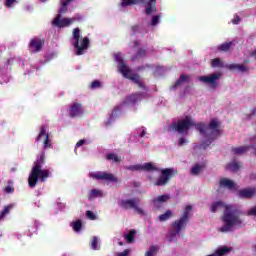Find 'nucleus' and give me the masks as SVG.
Segmentation results:
<instances>
[{
    "instance_id": "63",
    "label": "nucleus",
    "mask_w": 256,
    "mask_h": 256,
    "mask_svg": "<svg viewBox=\"0 0 256 256\" xmlns=\"http://www.w3.org/2000/svg\"><path fill=\"white\" fill-rule=\"evenodd\" d=\"M119 245H123V243H122V242H120V243H119Z\"/></svg>"
},
{
    "instance_id": "15",
    "label": "nucleus",
    "mask_w": 256,
    "mask_h": 256,
    "mask_svg": "<svg viewBox=\"0 0 256 256\" xmlns=\"http://www.w3.org/2000/svg\"><path fill=\"white\" fill-rule=\"evenodd\" d=\"M70 117L74 119V117H79L80 115H83V105L81 103L74 102L70 106Z\"/></svg>"
},
{
    "instance_id": "13",
    "label": "nucleus",
    "mask_w": 256,
    "mask_h": 256,
    "mask_svg": "<svg viewBox=\"0 0 256 256\" xmlns=\"http://www.w3.org/2000/svg\"><path fill=\"white\" fill-rule=\"evenodd\" d=\"M41 139H44V149H51L53 147L51 140H49V134H47V128L45 126L40 127V132L36 137V141H41Z\"/></svg>"
},
{
    "instance_id": "20",
    "label": "nucleus",
    "mask_w": 256,
    "mask_h": 256,
    "mask_svg": "<svg viewBox=\"0 0 256 256\" xmlns=\"http://www.w3.org/2000/svg\"><path fill=\"white\" fill-rule=\"evenodd\" d=\"M115 59L118 63V69L120 73H128L129 67H127L125 60L122 59L121 54H116Z\"/></svg>"
},
{
    "instance_id": "8",
    "label": "nucleus",
    "mask_w": 256,
    "mask_h": 256,
    "mask_svg": "<svg viewBox=\"0 0 256 256\" xmlns=\"http://www.w3.org/2000/svg\"><path fill=\"white\" fill-rule=\"evenodd\" d=\"M77 21H81V17L63 18L61 14H58L53 20L52 25L61 29L63 27H69V25H73V23H77Z\"/></svg>"
},
{
    "instance_id": "42",
    "label": "nucleus",
    "mask_w": 256,
    "mask_h": 256,
    "mask_svg": "<svg viewBox=\"0 0 256 256\" xmlns=\"http://www.w3.org/2000/svg\"><path fill=\"white\" fill-rule=\"evenodd\" d=\"M223 205V201L214 202L211 206V212L217 213V209H219V207H223Z\"/></svg>"
},
{
    "instance_id": "46",
    "label": "nucleus",
    "mask_w": 256,
    "mask_h": 256,
    "mask_svg": "<svg viewBox=\"0 0 256 256\" xmlns=\"http://www.w3.org/2000/svg\"><path fill=\"white\" fill-rule=\"evenodd\" d=\"M159 19H161L160 15H154L151 19V25L152 27H155L159 23Z\"/></svg>"
},
{
    "instance_id": "53",
    "label": "nucleus",
    "mask_w": 256,
    "mask_h": 256,
    "mask_svg": "<svg viewBox=\"0 0 256 256\" xmlns=\"http://www.w3.org/2000/svg\"><path fill=\"white\" fill-rule=\"evenodd\" d=\"M232 23H233L234 25H239V23H241V18H240L239 16H236V17L233 19Z\"/></svg>"
},
{
    "instance_id": "36",
    "label": "nucleus",
    "mask_w": 256,
    "mask_h": 256,
    "mask_svg": "<svg viewBox=\"0 0 256 256\" xmlns=\"http://www.w3.org/2000/svg\"><path fill=\"white\" fill-rule=\"evenodd\" d=\"M211 67L221 69L223 68V61H221V58H214L211 61Z\"/></svg>"
},
{
    "instance_id": "33",
    "label": "nucleus",
    "mask_w": 256,
    "mask_h": 256,
    "mask_svg": "<svg viewBox=\"0 0 256 256\" xmlns=\"http://www.w3.org/2000/svg\"><path fill=\"white\" fill-rule=\"evenodd\" d=\"M139 57H147V50L145 48H139L137 54L134 55L131 59L132 61H137Z\"/></svg>"
},
{
    "instance_id": "26",
    "label": "nucleus",
    "mask_w": 256,
    "mask_h": 256,
    "mask_svg": "<svg viewBox=\"0 0 256 256\" xmlns=\"http://www.w3.org/2000/svg\"><path fill=\"white\" fill-rule=\"evenodd\" d=\"M251 149V146H239V147H233L231 149V153L233 155H244V153H247Z\"/></svg>"
},
{
    "instance_id": "30",
    "label": "nucleus",
    "mask_w": 256,
    "mask_h": 256,
    "mask_svg": "<svg viewBox=\"0 0 256 256\" xmlns=\"http://www.w3.org/2000/svg\"><path fill=\"white\" fill-rule=\"evenodd\" d=\"M186 81H189V76L181 74L179 79L175 82L173 86L174 89H177V87H181V85H183V83H186Z\"/></svg>"
},
{
    "instance_id": "44",
    "label": "nucleus",
    "mask_w": 256,
    "mask_h": 256,
    "mask_svg": "<svg viewBox=\"0 0 256 256\" xmlns=\"http://www.w3.org/2000/svg\"><path fill=\"white\" fill-rule=\"evenodd\" d=\"M97 245H99V239L97 236H94L91 241V249H93V251H97Z\"/></svg>"
},
{
    "instance_id": "3",
    "label": "nucleus",
    "mask_w": 256,
    "mask_h": 256,
    "mask_svg": "<svg viewBox=\"0 0 256 256\" xmlns=\"http://www.w3.org/2000/svg\"><path fill=\"white\" fill-rule=\"evenodd\" d=\"M205 134H201L204 139H207L205 141H202L200 143L199 149H207L217 139V137H221V134L223 133V130H221V121L219 119L214 118L212 119L209 124H205L204 128Z\"/></svg>"
},
{
    "instance_id": "47",
    "label": "nucleus",
    "mask_w": 256,
    "mask_h": 256,
    "mask_svg": "<svg viewBox=\"0 0 256 256\" xmlns=\"http://www.w3.org/2000/svg\"><path fill=\"white\" fill-rule=\"evenodd\" d=\"M91 89H99V87H101V82L99 80H94L91 83Z\"/></svg>"
},
{
    "instance_id": "45",
    "label": "nucleus",
    "mask_w": 256,
    "mask_h": 256,
    "mask_svg": "<svg viewBox=\"0 0 256 256\" xmlns=\"http://www.w3.org/2000/svg\"><path fill=\"white\" fill-rule=\"evenodd\" d=\"M86 217L87 219H90V221H95L97 219V215L91 210L86 211Z\"/></svg>"
},
{
    "instance_id": "12",
    "label": "nucleus",
    "mask_w": 256,
    "mask_h": 256,
    "mask_svg": "<svg viewBox=\"0 0 256 256\" xmlns=\"http://www.w3.org/2000/svg\"><path fill=\"white\" fill-rule=\"evenodd\" d=\"M122 75L123 77H125V79H129L130 81L135 83V85H138L140 89H146L145 83H143V81L141 80V76H139V74H131L130 68H128L127 72H122Z\"/></svg>"
},
{
    "instance_id": "16",
    "label": "nucleus",
    "mask_w": 256,
    "mask_h": 256,
    "mask_svg": "<svg viewBox=\"0 0 256 256\" xmlns=\"http://www.w3.org/2000/svg\"><path fill=\"white\" fill-rule=\"evenodd\" d=\"M256 195V188H245L238 191L240 199H251Z\"/></svg>"
},
{
    "instance_id": "35",
    "label": "nucleus",
    "mask_w": 256,
    "mask_h": 256,
    "mask_svg": "<svg viewBox=\"0 0 256 256\" xmlns=\"http://www.w3.org/2000/svg\"><path fill=\"white\" fill-rule=\"evenodd\" d=\"M141 167H142V171H158L157 167H155L151 162H147L141 165Z\"/></svg>"
},
{
    "instance_id": "24",
    "label": "nucleus",
    "mask_w": 256,
    "mask_h": 256,
    "mask_svg": "<svg viewBox=\"0 0 256 256\" xmlns=\"http://www.w3.org/2000/svg\"><path fill=\"white\" fill-rule=\"evenodd\" d=\"M241 167H243L241 162H237L236 160H233L232 162L227 164L226 169H228L229 171H232V173H237V171H239Z\"/></svg>"
},
{
    "instance_id": "23",
    "label": "nucleus",
    "mask_w": 256,
    "mask_h": 256,
    "mask_svg": "<svg viewBox=\"0 0 256 256\" xmlns=\"http://www.w3.org/2000/svg\"><path fill=\"white\" fill-rule=\"evenodd\" d=\"M73 1L75 0H60L61 6L58 10V15H61V17H63V15H65V13L69 11L68 7L70 3H73Z\"/></svg>"
},
{
    "instance_id": "28",
    "label": "nucleus",
    "mask_w": 256,
    "mask_h": 256,
    "mask_svg": "<svg viewBox=\"0 0 256 256\" xmlns=\"http://www.w3.org/2000/svg\"><path fill=\"white\" fill-rule=\"evenodd\" d=\"M136 235H137V230L135 229L130 230L128 234H124V239L126 243H134Z\"/></svg>"
},
{
    "instance_id": "29",
    "label": "nucleus",
    "mask_w": 256,
    "mask_h": 256,
    "mask_svg": "<svg viewBox=\"0 0 256 256\" xmlns=\"http://www.w3.org/2000/svg\"><path fill=\"white\" fill-rule=\"evenodd\" d=\"M215 251L218 256H225V255H229V253H231V251H233V249L231 247L221 246L218 249H216Z\"/></svg>"
},
{
    "instance_id": "10",
    "label": "nucleus",
    "mask_w": 256,
    "mask_h": 256,
    "mask_svg": "<svg viewBox=\"0 0 256 256\" xmlns=\"http://www.w3.org/2000/svg\"><path fill=\"white\" fill-rule=\"evenodd\" d=\"M91 177L97 181H108V183H119V179L115 175L108 172L92 173Z\"/></svg>"
},
{
    "instance_id": "61",
    "label": "nucleus",
    "mask_w": 256,
    "mask_h": 256,
    "mask_svg": "<svg viewBox=\"0 0 256 256\" xmlns=\"http://www.w3.org/2000/svg\"><path fill=\"white\" fill-rule=\"evenodd\" d=\"M256 114V108H254L251 112V115H255Z\"/></svg>"
},
{
    "instance_id": "55",
    "label": "nucleus",
    "mask_w": 256,
    "mask_h": 256,
    "mask_svg": "<svg viewBox=\"0 0 256 256\" xmlns=\"http://www.w3.org/2000/svg\"><path fill=\"white\" fill-rule=\"evenodd\" d=\"M113 121H115V117L113 116V114L110 116L109 120L106 122V125H111V123H113Z\"/></svg>"
},
{
    "instance_id": "27",
    "label": "nucleus",
    "mask_w": 256,
    "mask_h": 256,
    "mask_svg": "<svg viewBox=\"0 0 256 256\" xmlns=\"http://www.w3.org/2000/svg\"><path fill=\"white\" fill-rule=\"evenodd\" d=\"M15 208V204H9L4 206L3 210L0 212V221H3L7 215H9L12 209Z\"/></svg>"
},
{
    "instance_id": "22",
    "label": "nucleus",
    "mask_w": 256,
    "mask_h": 256,
    "mask_svg": "<svg viewBox=\"0 0 256 256\" xmlns=\"http://www.w3.org/2000/svg\"><path fill=\"white\" fill-rule=\"evenodd\" d=\"M205 167H207V165L205 163L195 164L190 169V173L194 177H197V176H199V174H201V173H203V171H205Z\"/></svg>"
},
{
    "instance_id": "17",
    "label": "nucleus",
    "mask_w": 256,
    "mask_h": 256,
    "mask_svg": "<svg viewBox=\"0 0 256 256\" xmlns=\"http://www.w3.org/2000/svg\"><path fill=\"white\" fill-rule=\"evenodd\" d=\"M169 199H171L169 194H163V195L158 196L157 198H155L152 201V203H153L155 209H161L163 203H167L169 201Z\"/></svg>"
},
{
    "instance_id": "51",
    "label": "nucleus",
    "mask_w": 256,
    "mask_h": 256,
    "mask_svg": "<svg viewBox=\"0 0 256 256\" xmlns=\"http://www.w3.org/2000/svg\"><path fill=\"white\" fill-rule=\"evenodd\" d=\"M17 0H6L5 5L6 7H13V3H16Z\"/></svg>"
},
{
    "instance_id": "7",
    "label": "nucleus",
    "mask_w": 256,
    "mask_h": 256,
    "mask_svg": "<svg viewBox=\"0 0 256 256\" xmlns=\"http://www.w3.org/2000/svg\"><path fill=\"white\" fill-rule=\"evenodd\" d=\"M119 207H122V209H134L138 215H145V211L142 208H139V199L133 198V199H127V200H120L118 201Z\"/></svg>"
},
{
    "instance_id": "48",
    "label": "nucleus",
    "mask_w": 256,
    "mask_h": 256,
    "mask_svg": "<svg viewBox=\"0 0 256 256\" xmlns=\"http://www.w3.org/2000/svg\"><path fill=\"white\" fill-rule=\"evenodd\" d=\"M129 171H142L141 165H132L128 167Z\"/></svg>"
},
{
    "instance_id": "37",
    "label": "nucleus",
    "mask_w": 256,
    "mask_h": 256,
    "mask_svg": "<svg viewBox=\"0 0 256 256\" xmlns=\"http://www.w3.org/2000/svg\"><path fill=\"white\" fill-rule=\"evenodd\" d=\"M232 45H233V42H226V43L220 44L218 46V51L227 52V51H229V49H231Z\"/></svg>"
},
{
    "instance_id": "18",
    "label": "nucleus",
    "mask_w": 256,
    "mask_h": 256,
    "mask_svg": "<svg viewBox=\"0 0 256 256\" xmlns=\"http://www.w3.org/2000/svg\"><path fill=\"white\" fill-rule=\"evenodd\" d=\"M219 186L223 187L224 189H229L230 191H232V189H237V184L229 178H221L219 181Z\"/></svg>"
},
{
    "instance_id": "56",
    "label": "nucleus",
    "mask_w": 256,
    "mask_h": 256,
    "mask_svg": "<svg viewBox=\"0 0 256 256\" xmlns=\"http://www.w3.org/2000/svg\"><path fill=\"white\" fill-rule=\"evenodd\" d=\"M85 144V140H79L77 143H76V148L78 147H81L82 145Z\"/></svg>"
},
{
    "instance_id": "11",
    "label": "nucleus",
    "mask_w": 256,
    "mask_h": 256,
    "mask_svg": "<svg viewBox=\"0 0 256 256\" xmlns=\"http://www.w3.org/2000/svg\"><path fill=\"white\" fill-rule=\"evenodd\" d=\"M45 46V39L34 37L28 44V49L31 53H39Z\"/></svg>"
},
{
    "instance_id": "34",
    "label": "nucleus",
    "mask_w": 256,
    "mask_h": 256,
    "mask_svg": "<svg viewBox=\"0 0 256 256\" xmlns=\"http://www.w3.org/2000/svg\"><path fill=\"white\" fill-rule=\"evenodd\" d=\"M126 99H127L128 103H137V101H139V99H141V93L131 94V95L127 96Z\"/></svg>"
},
{
    "instance_id": "41",
    "label": "nucleus",
    "mask_w": 256,
    "mask_h": 256,
    "mask_svg": "<svg viewBox=\"0 0 256 256\" xmlns=\"http://www.w3.org/2000/svg\"><path fill=\"white\" fill-rule=\"evenodd\" d=\"M5 193H15V187H13V181L9 180L8 181V186L4 188Z\"/></svg>"
},
{
    "instance_id": "50",
    "label": "nucleus",
    "mask_w": 256,
    "mask_h": 256,
    "mask_svg": "<svg viewBox=\"0 0 256 256\" xmlns=\"http://www.w3.org/2000/svg\"><path fill=\"white\" fill-rule=\"evenodd\" d=\"M247 215L256 217V206L247 212Z\"/></svg>"
},
{
    "instance_id": "5",
    "label": "nucleus",
    "mask_w": 256,
    "mask_h": 256,
    "mask_svg": "<svg viewBox=\"0 0 256 256\" xmlns=\"http://www.w3.org/2000/svg\"><path fill=\"white\" fill-rule=\"evenodd\" d=\"M191 209H193V207H191V205H187L182 216L178 220L172 222V229L169 231L167 236L169 243L173 242V239H175L181 231H185V229H187V223H189V219L191 218Z\"/></svg>"
},
{
    "instance_id": "40",
    "label": "nucleus",
    "mask_w": 256,
    "mask_h": 256,
    "mask_svg": "<svg viewBox=\"0 0 256 256\" xmlns=\"http://www.w3.org/2000/svg\"><path fill=\"white\" fill-rule=\"evenodd\" d=\"M73 230L76 231V233H79L83 227V222L81 220H77L76 222L73 223L72 225Z\"/></svg>"
},
{
    "instance_id": "59",
    "label": "nucleus",
    "mask_w": 256,
    "mask_h": 256,
    "mask_svg": "<svg viewBox=\"0 0 256 256\" xmlns=\"http://www.w3.org/2000/svg\"><path fill=\"white\" fill-rule=\"evenodd\" d=\"M114 111H115V113H119V111H120L119 106H116V107L114 108Z\"/></svg>"
},
{
    "instance_id": "43",
    "label": "nucleus",
    "mask_w": 256,
    "mask_h": 256,
    "mask_svg": "<svg viewBox=\"0 0 256 256\" xmlns=\"http://www.w3.org/2000/svg\"><path fill=\"white\" fill-rule=\"evenodd\" d=\"M130 30H131V35H137V33L141 31V25L135 24L131 26Z\"/></svg>"
},
{
    "instance_id": "19",
    "label": "nucleus",
    "mask_w": 256,
    "mask_h": 256,
    "mask_svg": "<svg viewBox=\"0 0 256 256\" xmlns=\"http://www.w3.org/2000/svg\"><path fill=\"white\" fill-rule=\"evenodd\" d=\"M121 7H129L131 5H145V11H147V2L145 0H122Z\"/></svg>"
},
{
    "instance_id": "4",
    "label": "nucleus",
    "mask_w": 256,
    "mask_h": 256,
    "mask_svg": "<svg viewBox=\"0 0 256 256\" xmlns=\"http://www.w3.org/2000/svg\"><path fill=\"white\" fill-rule=\"evenodd\" d=\"M191 127H195L196 131H198L200 135H205V123H195L189 116H186L185 119L178 122H172V124L168 127V131H177L178 133L183 134L187 133Z\"/></svg>"
},
{
    "instance_id": "31",
    "label": "nucleus",
    "mask_w": 256,
    "mask_h": 256,
    "mask_svg": "<svg viewBox=\"0 0 256 256\" xmlns=\"http://www.w3.org/2000/svg\"><path fill=\"white\" fill-rule=\"evenodd\" d=\"M107 161H113V163H121V157L115 153L106 154Z\"/></svg>"
},
{
    "instance_id": "49",
    "label": "nucleus",
    "mask_w": 256,
    "mask_h": 256,
    "mask_svg": "<svg viewBox=\"0 0 256 256\" xmlns=\"http://www.w3.org/2000/svg\"><path fill=\"white\" fill-rule=\"evenodd\" d=\"M145 69H151V65L150 64H145V65L137 67V71H145Z\"/></svg>"
},
{
    "instance_id": "60",
    "label": "nucleus",
    "mask_w": 256,
    "mask_h": 256,
    "mask_svg": "<svg viewBox=\"0 0 256 256\" xmlns=\"http://www.w3.org/2000/svg\"><path fill=\"white\" fill-rule=\"evenodd\" d=\"M12 63H13V58L8 59V65H12Z\"/></svg>"
},
{
    "instance_id": "57",
    "label": "nucleus",
    "mask_w": 256,
    "mask_h": 256,
    "mask_svg": "<svg viewBox=\"0 0 256 256\" xmlns=\"http://www.w3.org/2000/svg\"><path fill=\"white\" fill-rule=\"evenodd\" d=\"M140 44H141V43L139 42V40H134V41H133V45H134L133 47H134V48L139 47Z\"/></svg>"
},
{
    "instance_id": "32",
    "label": "nucleus",
    "mask_w": 256,
    "mask_h": 256,
    "mask_svg": "<svg viewBox=\"0 0 256 256\" xmlns=\"http://www.w3.org/2000/svg\"><path fill=\"white\" fill-rule=\"evenodd\" d=\"M173 217V212L171 210H167L164 214H161L159 216V221L161 223H164V221H169Z\"/></svg>"
},
{
    "instance_id": "9",
    "label": "nucleus",
    "mask_w": 256,
    "mask_h": 256,
    "mask_svg": "<svg viewBox=\"0 0 256 256\" xmlns=\"http://www.w3.org/2000/svg\"><path fill=\"white\" fill-rule=\"evenodd\" d=\"M175 177V169L173 168H165L161 170V176L158 178L155 185L157 187H163L166 183H169L171 178Z\"/></svg>"
},
{
    "instance_id": "62",
    "label": "nucleus",
    "mask_w": 256,
    "mask_h": 256,
    "mask_svg": "<svg viewBox=\"0 0 256 256\" xmlns=\"http://www.w3.org/2000/svg\"><path fill=\"white\" fill-rule=\"evenodd\" d=\"M45 1H47V0H42L43 3H45Z\"/></svg>"
},
{
    "instance_id": "39",
    "label": "nucleus",
    "mask_w": 256,
    "mask_h": 256,
    "mask_svg": "<svg viewBox=\"0 0 256 256\" xmlns=\"http://www.w3.org/2000/svg\"><path fill=\"white\" fill-rule=\"evenodd\" d=\"M159 251V246H151L150 249L145 253V256H154L157 255V252Z\"/></svg>"
},
{
    "instance_id": "38",
    "label": "nucleus",
    "mask_w": 256,
    "mask_h": 256,
    "mask_svg": "<svg viewBox=\"0 0 256 256\" xmlns=\"http://www.w3.org/2000/svg\"><path fill=\"white\" fill-rule=\"evenodd\" d=\"M95 197H103V193L100 190L92 189L89 193L88 199H95Z\"/></svg>"
},
{
    "instance_id": "2",
    "label": "nucleus",
    "mask_w": 256,
    "mask_h": 256,
    "mask_svg": "<svg viewBox=\"0 0 256 256\" xmlns=\"http://www.w3.org/2000/svg\"><path fill=\"white\" fill-rule=\"evenodd\" d=\"M241 215H243L241 210L233 209L231 205H226L222 216L224 226L220 228L221 233H228L233 227H241L243 225Z\"/></svg>"
},
{
    "instance_id": "54",
    "label": "nucleus",
    "mask_w": 256,
    "mask_h": 256,
    "mask_svg": "<svg viewBox=\"0 0 256 256\" xmlns=\"http://www.w3.org/2000/svg\"><path fill=\"white\" fill-rule=\"evenodd\" d=\"M185 138L184 137H181L180 139H179V141H178V145H179V147H183V145H185Z\"/></svg>"
},
{
    "instance_id": "1",
    "label": "nucleus",
    "mask_w": 256,
    "mask_h": 256,
    "mask_svg": "<svg viewBox=\"0 0 256 256\" xmlns=\"http://www.w3.org/2000/svg\"><path fill=\"white\" fill-rule=\"evenodd\" d=\"M45 165V152H43L37 160L34 162L32 170L28 177V185L31 189L37 186L39 181H46L51 172L47 169H43Z\"/></svg>"
},
{
    "instance_id": "25",
    "label": "nucleus",
    "mask_w": 256,
    "mask_h": 256,
    "mask_svg": "<svg viewBox=\"0 0 256 256\" xmlns=\"http://www.w3.org/2000/svg\"><path fill=\"white\" fill-rule=\"evenodd\" d=\"M227 69L230 71H240V73H245V71H249V67L243 65V64H230L227 66Z\"/></svg>"
},
{
    "instance_id": "14",
    "label": "nucleus",
    "mask_w": 256,
    "mask_h": 256,
    "mask_svg": "<svg viewBox=\"0 0 256 256\" xmlns=\"http://www.w3.org/2000/svg\"><path fill=\"white\" fill-rule=\"evenodd\" d=\"M220 78H221L220 73H214L208 76H200L198 79L199 81H202V83H208L212 87H217V79H220Z\"/></svg>"
},
{
    "instance_id": "58",
    "label": "nucleus",
    "mask_w": 256,
    "mask_h": 256,
    "mask_svg": "<svg viewBox=\"0 0 256 256\" xmlns=\"http://www.w3.org/2000/svg\"><path fill=\"white\" fill-rule=\"evenodd\" d=\"M147 135V132L145 130H142V133L139 134V137H145Z\"/></svg>"
},
{
    "instance_id": "52",
    "label": "nucleus",
    "mask_w": 256,
    "mask_h": 256,
    "mask_svg": "<svg viewBox=\"0 0 256 256\" xmlns=\"http://www.w3.org/2000/svg\"><path fill=\"white\" fill-rule=\"evenodd\" d=\"M130 252L129 249H125L123 252L118 253V256H129Z\"/></svg>"
},
{
    "instance_id": "6",
    "label": "nucleus",
    "mask_w": 256,
    "mask_h": 256,
    "mask_svg": "<svg viewBox=\"0 0 256 256\" xmlns=\"http://www.w3.org/2000/svg\"><path fill=\"white\" fill-rule=\"evenodd\" d=\"M75 49V55H85L87 49H89V45H91V41L87 37L81 38V30L79 28H75L73 30L72 37Z\"/></svg>"
},
{
    "instance_id": "21",
    "label": "nucleus",
    "mask_w": 256,
    "mask_h": 256,
    "mask_svg": "<svg viewBox=\"0 0 256 256\" xmlns=\"http://www.w3.org/2000/svg\"><path fill=\"white\" fill-rule=\"evenodd\" d=\"M157 13V0H148L146 3V15Z\"/></svg>"
}]
</instances>
